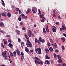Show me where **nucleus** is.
<instances>
[{
  "label": "nucleus",
  "mask_w": 66,
  "mask_h": 66,
  "mask_svg": "<svg viewBox=\"0 0 66 66\" xmlns=\"http://www.w3.org/2000/svg\"><path fill=\"white\" fill-rule=\"evenodd\" d=\"M46 62L48 65H49V64H50V61H49L47 60Z\"/></svg>",
  "instance_id": "ea45409f"
},
{
  "label": "nucleus",
  "mask_w": 66,
  "mask_h": 66,
  "mask_svg": "<svg viewBox=\"0 0 66 66\" xmlns=\"http://www.w3.org/2000/svg\"><path fill=\"white\" fill-rule=\"evenodd\" d=\"M32 12L34 13H36V8H33L32 9Z\"/></svg>",
  "instance_id": "6e6552de"
},
{
  "label": "nucleus",
  "mask_w": 66,
  "mask_h": 66,
  "mask_svg": "<svg viewBox=\"0 0 66 66\" xmlns=\"http://www.w3.org/2000/svg\"><path fill=\"white\" fill-rule=\"evenodd\" d=\"M58 62L59 63H61V64L63 63V61L62 60V59H59Z\"/></svg>",
  "instance_id": "dca6fc26"
},
{
  "label": "nucleus",
  "mask_w": 66,
  "mask_h": 66,
  "mask_svg": "<svg viewBox=\"0 0 66 66\" xmlns=\"http://www.w3.org/2000/svg\"><path fill=\"white\" fill-rule=\"evenodd\" d=\"M34 52V51H33V50H30V53H31V52L32 53V54H33V52Z\"/></svg>",
  "instance_id": "c9c22d12"
},
{
  "label": "nucleus",
  "mask_w": 66,
  "mask_h": 66,
  "mask_svg": "<svg viewBox=\"0 0 66 66\" xmlns=\"http://www.w3.org/2000/svg\"><path fill=\"white\" fill-rule=\"evenodd\" d=\"M60 31L61 32H63V30H62V28H60Z\"/></svg>",
  "instance_id": "0e129e2a"
},
{
  "label": "nucleus",
  "mask_w": 66,
  "mask_h": 66,
  "mask_svg": "<svg viewBox=\"0 0 66 66\" xmlns=\"http://www.w3.org/2000/svg\"><path fill=\"white\" fill-rule=\"evenodd\" d=\"M45 51H46V53H49V49L48 48H45Z\"/></svg>",
  "instance_id": "9b49d317"
},
{
  "label": "nucleus",
  "mask_w": 66,
  "mask_h": 66,
  "mask_svg": "<svg viewBox=\"0 0 66 66\" xmlns=\"http://www.w3.org/2000/svg\"><path fill=\"white\" fill-rule=\"evenodd\" d=\"M46 31H47V32H49V30L48 28H47V27L46 28Z\"/></svg>",
  "instance_id": "473e14b6"
},
{
  "label": "nucleus",
  "mask_w": 66,
  "mask_h": 66,
  "mask_svg": "<svg viewBox=\"0 0 66 66\" xmlns=\"http://www.w3.org/2000/svg\"><path fill=\"white\" fill-rule=\"evenodd\" d=\"M8 46H9L10 48H12V47L13 46V45L12 44L9 43L8 44Z\"/></svg>",
  "instance_id": "ddd939ff"
},
{
  "label": "nucleus",
  "mask_w": 66,
  "mask_h": 66,
  "mask_svg": "<svg viewBox=\"0 0 66 66\" xmlns=\"http://www.w3.org/2000/svg\"><path fill=\"white\" fill-rule=\"evenodd\" d=\"M8 42L9 43H12V40H11L10 38H9L8 40Z\"/></svg>",
  "instance_id": "f704fd0d"
},
{
  "label": "nucleus",
  "mask_w": 66,
  "mask_h": 66,
  "mask_svg": "<svg viewBox=\"0 0 66 66\" xmlns=\"http://www.w3.org/2000/svg\"><path fill=\"white\" fill-rule=\"evenodd\" d=\"M11 8L12 9H14V8H15V6H14L13 5H12L11 6Z\"/></svg>",
  "instance_id": "4c0bfd02"
},
{
  "label": "nucleus",
  "mask_w": 66,
  "mask_h": 66,
  "mask_svg": "<svg viewBox=\"0 0 66 66\" xmlns=\"http://www.w3.org/2000/svg\"><path fill=\"white\" fill-rule=\"evenodd\" d=\"M54 57L55 58H56V55L55 54H54Z\"/></svg>",
  "instance_id": "c03bdc74"
},
{
  "label": "nucleus",
  "mask_w": 66,
  "mask_h": 66,
  "mask_svg": "<svg viewBox=\"0 0 66 66\" xmlns=\"http://www.w3.org/2000/svg\"><path fill=\"white\" fill-rule=\"evenodd\" d=\"M16 52L17 55H19V56H20V51L18 49H17L16 51Z\"/></svg>",
  "instance_id": "0eeeda50"
},
{
  "label": "nucleus",
  "mask_w": 66,
  "mask_h": 66,
  "mask_svg": "<svg viewBox=\"0 0 66 66\" xmlns=\"http://www.w3.org/2000/svg\"><path fill=\"white\" fill-rule=\"evenodd\" d=\"M39 16H40V18H43V17H43V16L42 15H40Z\"/></svg>",
  "instance_id": "603ef678"
},
{
  "label": "nucleus",
  "mask_w": 66,
  "mask_h": 66,
  "mask_svg": "<svg viewBox=\"0 0 66 66\" xmlns=\"http://www.w3.org/2000/svg\"><path fill=\"white\" fill-rule=\"evenodd\" d=\"M4 60H7V56H4Z\"/></svg>",
  "instance_id": "5701e85b"
},
{
  "label": "nucleus",
  "mask_w": 66,
  "mask_h": 66,
  "mask_svg": "<svg viewBox=\"0 0 66 66\" xmlns=\"http://www.w3.org/2000/svg\"><path fill=\"white\" fill-rule=\"evenodd\" d=\"M31 11V9H28L27 10L26 12V14H28Z\"/></svg>",
  "instance_id": "9d476101"
},
{
  "label": "nucleus",
  "mask_w": 66,
  "mask_h": 66,
  "mask_svg": "<svg viewBox=\"0 0 66 66\" xmlns=\"http://www.w3.org/2000/svg\"><path fill=\"white\" fill-rule=\"evenodd\" d=\"M26 45L28 47H30V48L32 47V44L31 43L29 44H26Z\"/></svg>",
  "instance_id": "20e7f679"
},
{
  "label": "nucleus",
  "mask_w": 66,
  "mask_h": 66,
  "mask_svg": "<svg viewBox=\"0 0 66 66\" xmlns=\"http://www.w3.org/2000/svg\"><path fill=\"white\" fill-rule=\"evenodd\" d=\"M50 42H51V43H53V40H52V39H50Z\"/></svg>",
  "instance_id": "13d9d810"
},
{
  "label": "nucleus",
  "mask_w": 66,
  "mask_h": 66,
  "mask_svg": "<svg viewBox=\"0 0 66 66\" xmlns=\"http://www.w3.org/2000/svg\"><path fill=\"white\" fill-rule=\"evenodd\" d=\"M32 31L31 30H28V36L29 37H32V36H31V34L32 33L31 32Z\"/></svg>",
  "instance_id": "7ed1b4c3"
},
{
  "label": "nucleus",
  "mask_w": 66,
  "mask_h": 66,
  "mask_svg": "<svg viewBox=\"0 0 66 66\" xmlns=\"http://www.w3.org/2000/svg\"><path fill=\"white\" fill-rule=\"evenodd\" d=\"M7 52L6 51H5L2 53V55L4 57L7 56V55L6 54Z\"/></svg>",
  "instance_id": "39448f33"
},
{
  "label": "nucleus",
  "mask_w": 66,
  "mask_h": 66,
  "mask_svg": "<svg viewBox=\"0 0 66 66\" xmlns=\"http://www.w3.org/2000/svg\"><path fill=\"white\" fill-rule=\"evenodd\" d=\"M35 58L36 59V60H38V61H39L40 60L36 56L35 57Z\"/></svg>",
  "instance_id": "79ce46f5"
},
{
  "label": "nucleus",
  "mask_w": 66,
  "mask_h": 66,
  "mask_svg": "<svg viewBox=\"0 0 66 66\" xmlns=\"http://www.w3.org/2000/svg\"><path fill=\"white\" fill-rule=\"evenodd\" d=\"M45 39H43L40 42H42V43H45Z\"/></svg>",
  "instance_id": "cd10ccee"
},
{
  "label": "nucleus",
  "mask_w": 66,
  "mask_h": 66,
  "mask_svg": "<svg viewBox=\"0 0 66 66\" xmlns=\"http://www.w3.org/2000/svg\"><path fill=\"white\" fill-rule=\"evenodd\" d=\"M35 42L36 43H37L38 42V40H37V38H35Z\"/></svg>",
  "instance_id": "7c9ffc66"
},
{
  "label": "nucleus",
  "mask_w": 66,
  "mask_h": 66,
  "mask_svg": "<svg viewBox=\"0 0 66 66\" xmlns=\"http://www.w3.org/2000/svg\"><path fill=\"white\" fill-rule=\"evenodd\" d=\"M35 52L37 54L38 53L39 54H40L42 52V50L40 47L37 48L35 49Z\"/></svg>",
  "instance_id": "f257e3e1"
},
{
  "label": "nucleus",
  "mask_w": 66,
  "mask_h": 66,
  "mask_svg": "<svg viewBox=\"0 0 66 66\" xmlns=\"http://www.w3.org/2000/svg\"><path fill=\"white\" fill-rule=\"evenodd\" d=\"M0 26L2 27H3L4 26V24L3 23L1 22L0 23Z\"/></svg>",
  "instance_id": "2eb2a0df"
},
{
  "label": "nucleus",
  "mask_w": 66,
  "mask_h": 66,
  "mask_svg": "<svg viewBox=\"0 0 66 66\" xmlns=\"http://www.w3.org/2000/svg\"><path fill=\"white\" fill-rule=\"evenodd\" d=\"M24 36L26 39H27V40H29V37H28L26 34H24Z\"/></svg>",
  "instance_id": "1a4fd4ad"
},
{
  "label": "nucleus",
  "mask_w": 66,
  "mask_h": 66,
  "mask_svg": "<svg viewBox=\"0 0 66 66\" xmlns=\"http://www.w3.org/2000/svg\"><path fill=\"white\" fill-rule=\"evenodd\" d=\"M6 37H10V35H7L6 36Z\"/></svg>",
  "instance_id": "5fc2aeb1"
},
{
  "label": "nucleus",
  "mask_w": 66,
  "mask_h": 66,
  "mask_svg": "<svg viewBox=\"0 0 66 66\" xmlns=\"http://www.w3.org/2000/svg\"><path fill=\"white\" fill-rule=\"evenodd\" d=\"M56 24L57 25L59 26L60 24V23L58 22H56Z\"/></svg>",
  "instance_id": "09e8293b"
},
{
  "label": "nucleus",
  "mask_w": 66,
  "mask_h": 66,
  "mask_svg": "<svg viewBox=\"0 0 66 66\" xmlns=\"http://www.w3.org/2000/svg\"><path fill=\"white\" fill-rule=\"evenodd\" d=\"M25 51L27 53H28L29 52V49L27 47H26L25 48Z\"/></svg>",
  "instance_id": "f8f14e48"
},
{
  "label": "nucleus",
  "mask_w": 66,
  "mask_h": 66,
  "mask_svg": "<svg viewBox=\"0 0 66 66\" xmlns=\"http://www.w3.org/2000/svg\"><path fill=\"white\" fill-rule=\"evenodd\" d=\"M7 17L9 18H10V17H11V14L10 13H7Z\"/></svg>",
  "instance_id": "f3484780"
},
{
  "label": "nucleus",
  "mask_w": 66,
  "mask_h": 66,
  "mask_svg": "<svg viewBox=\"0 0 66 66\" xmlns=\"http://www.w3.org/2000/svg\"><path fill=\"white\" fill-rule=\"evenodd\" d=\"M20 24L21 26H22V25H23V23L22 22H20Z\"/></svg>",
  "instance_id": "a19ab883"
},
{
  "label": "nucleus",
  "mask_w": 66,
  "mask_h": 66,
  "mask_svg": "<svg viewBox=\"0 0 66 66\" xmlns=\"http://www.w3.org/2000/svg\"><path fill=\"white\" fill-rule=\"evenodd\" d=\"M61 39L63 40L62 42H64L65 41V38L63 37H62L61 38Z\"/></svg>",
  "instance_id": "a878e982"
},
{
  "label": "nucleus",
  "mask_w": 66,
  "mask_h": 66,
  "mask_svg": "<svg viewBox=\"0 0 66 66\" xmlns=\"http://www.w3.org/2000/svg\"><path fill=\"white\" fill-rule=\"evenodd\" d=\"M41 62H39V61H37V60H35V62L36 64V63H38V64H41V65H42L43 64V62L42 61H40Z\"/></svg>",
  "instance_id": "f03ea898"
},
{
  "label": "nucleus",
  "mask_w": 66,
  "mask_h": 66,
  "mask_svg": "<svg viewBox=\"0 0 66 66\" xmlns=\"http://www.w3.org/2000/svg\"><path fill=\"white\" fill-rule=\"evenodd\" d=\"M43 31L44 34H46V30H45V29L44 28H43Z\"/></svg>",
  "instance_id": "b1692460"
},
{
  "label": "nucleus",
  "mask_w": 66,
  "mask_h": 66,
  "mask_svg": "<svg viewBox=\"0 0 66 66\" xmlns=\"http://www.w3.org/2000/svg\"><path fill=\"white\" fill-rule=\"evenodd\" d=\"M52 29L53 32H56V30H55V29L53 27Z\"/></svg>",
  "instance_id": "2f4dec72"
},
{
  "label": "nucleus",
  "mask_w": 66,
  "mask_h": 66,
  "mask_svg": "<svg viewBox=\"0 0 66 66\" xmlns=\"http://www.w3.org/2000/svg\"><path fill=\"white\" fill-rule=\"evenodd\" d=\"M1 46L2 48H4V46L3 45V43H1Z\"/></svg>",
  "instance_id": "58836bf2"
},
{
  "label": "nucleus",
  "mask_w": 66,
  "mask_h": 66,
  "mask_svg": "<svg viewBox=\"0 0 66 66\" xmlns=\"http://www.w3.org/2000/svg\"><path fill=\"white\" fill-rule=\"evenodd\" d=\"M45 17H43L42 19V20H41V22H45Z\"/></svg>",
  "instance_id": "a211bd4d"
},
{
  "label": "nucleus",
  "mask_w": 66,
  "mask_h": 66,
  "mask_svg": "<svg viewBox=\"0 0 66 66\" xmlns=\"http://www.w3.org/2000/svg\"><path fill=\"white\" fill-rule=\"evenodd\" d=\"M63 35L65 37H66V34H63Z\"/></svg>",
  "instance_id": "e2e57ef3"
},
{
  "label": "nucleus",
  "mask_w": 66,
  "mask_h": 66,
  "mask_svg": "<svg viewBox=\"0 0 66 66\" xmlns=\"http://www.w3.org/2000/svg\"><path fill=\"white\" fill-rule=\"evenodd\" d=\"M9 61H10V62L11 63L12 62V60L10 59H9Z\"/></svg>",
  "instance_id": "052dcab7"
},
{
  "label": "nucleus",
  "mask_w": 66,
  "mask_h": 66,
  "mask_svg": "<svg viewBox=\"0 0 66 66\" xmlns=\"http://www.w3.org/2000/svg\"><path fill=\"white\" fill-rule=\"evenodd\" d=\"M21 13L22 12H21V11L19 10V14H21Z\"/></svg>",
  "instance_id": "69168bd1"
},
{
  "label": "nucleus",
  "mask_w": 66,
  "mask_h": 66,
  "mask_svg": "<svg viewBox=\"0 0 66 66\" xmlns=\"http://www.w3.org/2000/svg\"><path fill=\"white\" fill-rule=\"evenodd\" d=\"M16 32H17V34L18 35L20 34V31L18 30H16Z\"/></svg>",
  "instance_id": "aec40b11"
},
{
  "label": "nucleus",
  "mask_w": 66,
  "mask_h": 66,
  "mask_svg": "<svg viewBox=\"0 0 66 66\" xmlns=\"http://www.w3.org/2000/svg\"><path fill=\"white\" fill-rule=\"evenodd\" d=\"M49 50L50 51H51V52H53V48L51 47H50L49 48Z\"/></svg>",
  "instance_id": "412c9836"
},
{
  "label": "nucleus",
  "mask_w": 66,
  "mask_h": 66,
  "mask_svg": "<svg viewBox=\"0 0 66 66\" xmlns=\"http://www.w3.org/2000/svg\"><path fill=\"white\" fill-rule=\"evenodd\" d=\"M18 20L20 21H21V18H18Z\"/></svg>",
  "instance_id": "8fccbe9b"
},
{
  "label": "nucleus",
  "mask_w": 66,
  "mask_h": 66,
  "mask_svg": "<svg viewBox=\"0 0 66 66\" xmlns=\"http://www.w3.org/2000/svg\"><path fill=\"white\" fill-rule=\"evenodd\" d=\"M55 52H56L57 53V52H59V50H56L55 51Z\"/></svg>",
  "instance_id": "3c124183"
},
{
  "label": "nucleus",
  "mask_w": 66,
  "mask_h": 66,
  "mask_svg": "<svg viewBox=\"0 0 66 66\" xmlns=\"http://www.w3.org/2000/svg\"><path fill=\"white\" fill-rule=\"evenodd\" d=\"M21 61H23V58H22V56H21Z\"/></svg>",
  "instance_id": "680f3d73"
},
{
  "label": "nucleus",
  "mask_w": 66,
  "mask_h": 66,
  "mask_svg": "<svg viewBox=\"0 0 66 66\" xmlns=\"http://www.w3.org/2000/svg\"><path fill=\"white\" fill-rule=\"evenodd\" d=\"M62 48L63 50H65V48L64 47V46H62Z\"/></svg>",
  "instance_id": "37998d69"
},
{
  "label": "nucleus",
  "mask_w": 66,
  "mask_h": 66,
  "mask_svg": "<svg viewBox=\"0 0 66 66\" xmlns=\"http://www.w3.org/2000/svg\"><path fill=\"white\" fill-rule=\"evenodd\" d=\"M15 10L16 11H17V12H19V9L18 8H16L15 9Z\"/></svg>",
  "instance_id": "72a5a7b5"
},
{
  "label": "nucleus",
  "mask_w": 66,
  "mask_h": 66,
  "mask_svg": "<svg viewBox=\"0 0 66 66\" xmlns=\"http://www.w3.org/2000/svg\"><path fill=\"white\" fill-rule=\"evenodd\" d=\"M21 15L22 18H25V19H27V16H25L24 14L22 13L21 14Z\"/></svg>",
  "instance_id": "423d86ee"
},
{
  "label": "nucleus",
  "mask_w": 66,
  "mask_h": 66,
  "mask_svg": "<svg viewBox=\"0 0 66 66\" xmlns=\"http://www.w3.org/2000/svg\"><path fill=\"white\" fill-rule=\"evenodd\" d=\"M38 14H39V13H40V10L38 9Z\"/></svg>",
  "instance_id": "bf43d9fd"
},
{
  "label": "nucleus",
  "mask_w": 66,
  "mask_h": 66,
  "mask_svg": "<svg viewBox=\"0 0 66 66\" xmlns=\"http://www.w3.org/2000/svg\"><path fill=\"white\" fill-rule=\"evenodd\" d=\"M18 40L19 43H20V42H21V39L19 38H18Z\"/></svg>",
  "instance_id": "c85d7f7f"
},
{
  "label": "nucleus",
  "mask_w": 66,
  "mask_h": 66,
  "mask_svg": "<svg viewBox=\"0 0 66 66\" xmlns=\"http://www.w3.org/2000/svg\"><path fill=\"white\" fill-rule=\"evenodd\" d=\"M1 33H2L3 34H4V33H5V32L4 31H3V30H1L0 31Z\"/></svg>",
  "instance_id": "c756f323"
},
{
  "label": "nucleus",
  "mask_w": 66,
  "mask_h": 66,
  "mask_svg": "<svg viewBox=\"0 0 66 66\" xmlns=\"http://www.w3.org/2000/svg\"><path fill=\"white\" fill-rule=\"evenodd\" d=\"M4 44H5V45H6V44H7V42H6V41H5L4 42Z\"/></svg>",
  "instance_id": "864d4df0"
},
{
  "label": "nucleus",
  "mask_w": 66,
  "mask_h": 66,
  "mask_svg": "<svg viewBox=\"0 0 66 66\" xmlns=\"http://www.w3.org/2000/svg\"><path fill=\"white\" fill-rule=\"evenodd\" d=\"M64 31H66V27L64 26Z\"/></svg>",
  "instance_id": "338daca9"
},
{
  "label": "nucleus",
  "mask_w": 66,
  "mask_h": 66,
  "mask_svg": "<svg viewBox=\"0 0 66 66\" xmlns=\"http://www.w3.org/2000/svg\"><path fill=\"white\" fill-rule=\"evenodd\" d=\"M45 57L46 59H50V57H49L48 56V55H47V54L46 55H45Z\"/></svg>",
  "instance_id": "393cba45"
},
{
  "label": "nucleus",
  "mask_w": 66,
  "mask_h": 66,
  "mask_svg": "<svg viewBox=\"0 0 66 66\" xmlns=\"http://www.w3.org/2000/svg\"><path fill=\"white\" fill-rule=\"evenodd\" d=\"M42 40V38L41 37H40L39 38V42H40V41Z\"/></svg>",
  "instance_id": "4d7b16f0"
},
{
  "label": "nucleus",
  "mask_w": 66,
  "mask_h": 66,
  "mask_svg": "<svg viewBox=\"0 0 66 66\" xmlns=\"http://www.w3.org/2000/svg\"><path fill=\"white\" fill-rule=\"evenodd\" d=\"M62 66H66V64L65 63H63L62 65Z\"/></svg>",
  "instance_id": "a18cd8bd"
},
{
  "label": "nucleus",
  "mask_w": 66,
  "mask_h": 66,
  "mask_svg": "<svg viewBox=\"0 0 66 66\" xmlns=\"http://www.w3.org/2000/svg\"><path fill=\"white\" fill-rule=\"evenodd\" d=\"M21 54L22 55H24V54H23V53L22 52H21Z\"/></svg>",
  "instance_id": "774afa93"
},
{
  "label": "nucleus",
  "mask_w": 66,
  "mask_h": 66,
  "mask_svg": "<svg viewBox=\"0 0 66 66\" xmlns=\"http://www.w3.org/2000/svg\"><path fill=\"white\" fill-rule=\"evenodd\" d=\"M9 52H10V56H14V55H13V54L10 51H9Z\"/></svg>",
  "instance_id": "4be33fe9"
},
{
  "label": "nucleus",
  "mask_w": 66,
  "mask_h": 66,
  "mask_svg": "<svg viewBox=\"0 0 66 66\" xmlns=\"http://www.w3.org/2000/svg\"><path fill=\"white\" fill-rule=\"evenodd\" d=\"M57 57H58L59 60H60V59H62V58L61 57V56L59 55H57Z\"/></svg>",
  "instance_id": "bb28decb"
},
{
  "label": "nucleus",
  "mask_w": 66,
  "mask_h": 66,
  "mask_svg": "<svg viewBox=\"0 0 66 66\" xmlns=\"http://www.w3.org/2000/svg\"><path fill=\"white\" fill-rule=\"evenodd\" d=\"M2 14V16H4V17H6V12H4Z\"/></svg>",
  "instance_id": "4468645a"
},
{
  "label": "nucleus",
  "mask_w": 66,
  "mask_h": 66,
  "mask_svg": "<svg viewBox=\"0 0 66 66\" xmlns=\"http://www.w3.org/2000/svg\"><path fill=\"white\" fill-rule=\"evenodd\" d=\"M17 55V54L16 53V51H14L13 52V57L14 56H16Z\"/></svg>",
  "instance_id": "6ab92c4d"
},
{
  "label": "nucleus",
  "mask_w": 66,
  "mask_h": 66,
  "mask_svg": "<svg viewBox=\"0 0 66 66\" xmlns=\"http://www.w3.org/2000/svg\"><path fill=\"white\" fill-rule=\"evenodd\" d=\"M47 46H48V47H50L51 46V44H50V43L49 42H48V43H47Z\"/></svg>",
  "instance_id": "e433bc0d"
},
{
  "label": "nucleus",
  "mask_w": 66,
  "mask_h": 66,
  "mask_svg": "<svg viewBox=\"0 0 66 66\" xmlns=\"http://www.w3.org/2000/svg\"><path fill=\"white\" fill-rule=\"evenodd\" d=\"M27 42L28 43V44H29L30 43H31V42H30V41L29 40H28L27 41Z\"/></svg>",
  "instance_id": "de8ad7c7"
},
{
  "label": "nucleus",
  "mask_w": 66,
  "mask_h": 66,
  "mask_svg": "<svg viewBox=\"0 0 66 66\" xmlns=\"http://www.w3.org/2000/svg\"><path fill=\"white\" fill-rule=\"evenodd\" d=\"M32 37H34V34H32V33L31 34V35Z\"/></svg>",
  "instance_id": "6e6d98bb"
},
{
  "label": "nucleus",
  "mask_w": 66,
  "mask_h": 66,
  "mask_svg": "<svg viewBox=\"0 0 66 66\" xmlns=\"http://www.w3.org/2000/svg\"><path fill=\"white\" fill-rule=\"evenodd\" d=\"M22 29L23 30H25V27H22Z\"/></svg>",
  "instance_id": "49530a36"
}]
</instances>
